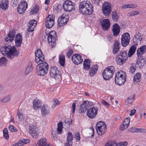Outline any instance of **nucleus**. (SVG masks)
Listing matches in <instances>:
<instances>
[{"instance_id":"obj_4","label":"nucleus","mask_w":146,"mask_h":146,"mask_svg":"<svg viewBox=\"0 0 146 146\" xmlns=\"http://www.w3.org/2000/svg\"><path fill=\"white\" fill-rule=\"evenodd\" d=\"M115 68L113 66L107 67L103 71L102 75L104 79L108 80L112 76L115 72Z\"/></svg>"},{"instance_id":"obj_3","label":"nucleus","mask_w":146,"mask_h":146,"mask_svg":"<svg viewBox=\"0 0 146 146\" xmlns=\"http://www.w3.org/2000/svg\"><path fill=\"white\" fill-rule=\"evenodd\" d=\"M93 10L92 5L89 1H82L79 4V12L83 15H90L93 13Z\"/></svg>"},{"instance_id":"obj_38","label":"nucleus","mask_w":146,"mask_h":146,"mask_svg":"<svg viewBox=\"0 0 146 146\" xmlns=\"http://www.w3.org/2000/svg\"><path fill=\"white\" fill-rule=\"evenodd\" d=\"M112 18L114 21L116 22L119 19V15L115 11H113L112 13Z\"/></svg>"},{"instance_id":"obj_12","label":"nucleus","mask_w":146,"mask_h":146,"mask_svg":"<svg viewBox=\"0 0 146 146\" xmlns=\"http://www.w3.org/2000/svg\"><path fill=\"white\" fill-rule=\"evenodd\" d=\"M98 111V109L96 107L90 108L87 111V116L90 119H94L96 117Z\"/></svg>"},{"instance_id":"obj_40","label":"nucleus","mask_w":146,"mask_h":146,"mask_svg":"<svg viewBox=\"0 0 146 146\" xmlns=\"http://www.w3.org/2000/svg\"><path fill=\"white\" fill-rule=\"evenodd\" d=\"M137 7V5L135 4H129L124 5L122 6L121 8L122 9L136 8Z\"/></svg>"},{"instance_id":"obj_46","label":"nucleus","mask_w":146,"mask_h":146,"mask_svg":"<svg viewBox=\"0 0 146 146\" xmlns=\"http://www.w3.org/2000/svg\"><path fill=\"white\" fill-rule=\"evenodd\" d=\"M139 14V13L137 11H133L129 12L127 14V16L129 17H133Z\"/></svg>"},{"instance_id":"obj_62","label":"nucleus","mask_w":146,"mask_h":146,"mask_svg":"<svg viewBox=\"0 0 146 146\" xmlns=\"http://www.w3.org/2000/svg\"><path fill=\"white\" fill-rule=\"evenodd\" d=\"M113 36L112 35H108L107 36L108 40L110 42L113 41Z\"/></svg>"},{"instance_id":"obj_61","label":"nucleus","mask_w":146,"mask_h":146,"mask_svg":"<svg viewBox=\"0 0 146 146\" xmlns=\"http://www.w3.org/2000/svg\"><path fill=\"white\" fill-rule=\"evenodd\" d=\"M101 102L103 105L107 107L110 106L109 104L104 100H102L101 101Z\"/></svg>"},{"instance_id":"obj_18","label":"nucleus","mask_w":146,"mask_h":146,"mask_svg":"<svg viewBox=\"0 0 146 146\" xmlns=\"http://www.w3.org/2000/svg\"><path fill=\"white\" fill-rule=\"evenodd\" d=\"M72 60L74 63L76 65L80 64L83 62L82 56L78 54H75L72 56Z\"/></svg>"},{"instance_id":"obj_24","label":"nucleus","mask_w":146,"mask_h":146,"mask_svg":"<svg viewBox=\"0 0 146 146\" xmlns=\"http://www.w3.org/2000/svg\"><path fill=\"white\" fill-rule=\"evenodd\" d=\"M15 42V45L17 47L21 46L22 42V37L21 34L18 33L16 35Z\"/></svg>"},{"instance_id":"obj_44","label":"nucleus","mask_w":146,"mask_h":146,"mask_svg":"<svg viewBox=\"0 0 146 146\" xmlns=\"http://www.w3.org/2000/svg\"><path fill=\"white\" fill-rule=\"evenodd\" d=\"M136 67L135 64L133 63H131L130 68V72L132 74L134 73L136 70Z\"/></svg>"},{"instance_id":"obj_34","label":"nucleus","mask_w":146,"mask_h":146,"mask_svg":"<svg viewBox=\"0 0 146 146\" xmlns=\"http://www.w3.org/2000/svg\"><path fill=\"white\" fill-rule=\"evenodd\" d=\"M37 143L38 146H47V140L45 138H42L38 141Z\"/></svg>"},{"instance_id":"obj_39","label":"nucleus","mask_w":146,"mask_h":146,"mask_svg":"<svg viewBox=\"0 0 146 146\" xmlns=\"http://www.w3.org/2000/svg\"><path fill=\"white\" fill-rule=\"evenodd\" d=\"M141 75L140 73H137L135 74L134 76L133 81L135 82H139L140 81V79L141 77Z\"/></svg>"},{"instance_id":"obj_33","label":"nucleus","mask_w":146,"mask_h":146,"mask_svg":"<svg viewBox=\"0 0 146 146\" xmlns=\"http://www.w3.org/2000/svg\"><path fill=\"white\" fill-rule=\"evenodd\" d=\"M136 45H133L130 48L128 53V56L129 57L131 56L135 53L136 49Z\"/></svg>"},{"instance_id":"obj_48","label":"nucleus","mask_w":146,"mask_h":146,"mask_svg":"<svg viewBox=\"0 0 146 146\" xmlns=\"http://www.w3.org/2000/svg\"><path fill=\"white\" fill-rule=\"evenodd\" d=\"M8 129L11 132H15L17 131V129L13 125L10 124L9 127Z\"/></svg>"},{"instance_id":"obj_54","label":"nucleus","mask_w":146,"mask_h":146,"mask_svg":"<svg viewBox=\"0 0 146 146\" xmlns=\"http://www.w3.org/2000/svg\"><path fill=\"white\" fill-rule=\"evenodd\" d=\"M141 129L137 128L135 127H133L132 128L130 129V131L131 132H140L141 133Z\"/></svg>"},{"instance_id":"obj_5","label":"nucleus","mask_w":146,"mask_h":146,"mask_svg":"<svg viewBox=\"0 0 146 146\" xmlns=\"http://www.w3.org/2000/svg\"><path fill=\"white\" fill-rule=\"evenodd\" d=\"M125 74V72L120 71L116 74L115 82L119 86L123 84L126 81Z\"/></svg>"},{"instance_id":"obj_45","label":"nucleus","mask_w":146,"mask_h":146,"mask_svg":"<svg viewBox=\"0 0 146 146\" xmlns=\"http://www.w3.org/2000/svg\"><path fill=\"white\" fill-rule=\"evenodd\" d=\"M3 132L4 138L6 139H8L9 138V135L7 129L6 128H4Z\"/></svg>"},{"instance_id":"obj_2","label":"nucleus","mask_w":146,"mask_h":146,"mask_svg":"<svg viewBox=\"0 0 146 146\" xmlns=\"http://www.w3.org/2000/svg\"><path fill=\"white\" fill-rule=\"evenodd\" d=\"M0 51L2 54L7 55L9 59H13L15 57L18 56L19 53V50H17L14 46H5L0 49Z\"/></svg>"},{"instance_id":"obj_53","label":"nucleus","mask_w":146,"mask_h":146,"mask_svg":"<svg viewBox=\"0 0 146 146\" xmlns=\"http://www.w3.org/2000/svg\"><path fill=\"white\" fill-rule=\"evenodd\" d=\"M129 125V124L123 123V124L120 126V129L121 131L124 130L127 128Z\"/></svg>"},{"instance_id":"obj_14","label":"nucleus","mask_w":146,"mask_h":146,"mask_svg":"<svg viewBox=\"0 0 146 146\" xmlns=\"http://www.w3.org/2000/svg\"><path fill=\"white\" fill-rule=\"evenodd\" d=\"M55 18L53 15H48L46 18L45 24L47 28L49 29L52 27L54 24Z\"/></svg>"},{"instance_id":"obj_16","label":"nucleus","mask_w":146,"mask_h":146,"mask_svg":"<svg viewBox=\"0 0 146 146\" xmlns=\"http://www.w3.org/2000/svg\"><path fill=\"white\" fill-rule=\"evenodd\" d=\"M143 38L141 33L139 32H136L133 38V43L136 45L140 44L143 40Z\"/></svg>"},{"instance_id":"obj_36","label":"nucleus","mask_w":146,"mask_h":146,"mask_svg":"<svg viewBox=\"0 0 146 146\" xmlns=\"http://www.w3.org/2000/svg\"><path fill=\"white\" fill-rule=\"evenodd\" d=\"M135 95H134L128 97L125 101L126 105H128L131 104L135 99Z\"/></svg>"},{"instance_id":"obj_60","label":"nucleus","mask_w":146,"mask_h":146,"mask_svg":"<svg viewBox=\"0 0 146 146\" xmlns=\"http://www.w3.org/2000/svg\"><path fill=\"white\" fill-rule=\"evenodd\" d=\"M127 145V143L126 141L119 142L118 144H117V146H126Z\"/></svg>"},{"instance_id":"obj_25","label":"nucleus","mask_w":146,"mask_h":146,"mask_svg":"<svg viewBox=\"0 0 146 146\" xmlns=\"http://www.w3.org/2000/svg\"><path fill=\"white\" fill-rule=\"evenodd\" d=\"M120 27L117 23L114 24L113 27L112 29L113 35L116 36L119 35L120 31Z\"/></svg>"},{"instance_id":"obj_32","label":"nucleus","mask_w":146,"mask_h":146,"mask_svg":"<svg viewBox=\"0 0 146 146\" xmlns=\"http://www.w3.org/2000/svg\"><path fill=\"white\" fill-rule=\"evenodd\" d=\"M33 104V108L35 110L40 108L41 106L40 102L37 99H35L34 100Z\"/></svg>"},{"instance_id":"obj_64","label":"nucleus","mask_w":146,"mask_h":146,"mask_svg":"<svg viewBox=\"0 0 146 146\" xmlns=\"http://www.w3.org/2000/svg\"><path fill=\"white\" fill-rule=\"evenodd\" d=\"M91 1L93 4L98 5L100 3V0H91Z\"/></svg>"},{"instance_id":"obj_28","label":"nucleus","mask_w":146,"mask_h":146,"mask_svg":"<svg viewBox=\"0 0 146 146\" xmlns=\"http://www.w3.org/2000/svg\"><path fill=\"white\" fill-rule=\"evenodd\" d=\"M50 108L47 105H43L41 108V113L43 115H46L49 113Z\"/></svg>"},{"instance_id":"obj_41","label":"nucleus","mask_w":146,"mask_h":146,"mask_svg":"<svg viewBox=\"0 0 146 146\" xmlns=\"http://www.w3.org/2000/svg\"><path fill=\"white\" fill-rule=\"evenodd\" d=\"M32 65V64L31 63H29V64L25 71V72L26 74H29L33 70Z\"/></svg>"},{"instance_id":"obj_35","label":"nucleus","mask_w":146,"mask_h":146,"mask_svg":"<svg viewBox=\"0 0 146 146\" xmlns=\"http://www.w3.org/2000/svg\"><path fill=\"white\" fill-rule=\"evenodd\" d=\"M84 68L86 70H88L90 67V61L89 59H86L84 62Z\"/></svg>"},{"instance_id":"obj_22","label":"nucleus","mask_w":146,"mask_h":146,"mask_svg":"<svg viewBox=\"0 0 146 146\" xmlns=\"http://www.w3.org/2000/svg\"><path fill=\"white\" fill-rule=\"evenodd\" d=\"M29 129V133L33 137H35L38 136V133L37 131L38 129L36 126L31 125H30Z\"/></svg>"},{"instance_id":"obj_51","label":"nucleus","mask_w":146,"mask_h":146,"mask_svg":"<svg viewBox=\"0 0 146 146\" xmlns=\"http://www.w3.org/2000/svg\"><path fill=\"white\" fill-rule=\"evenodd\" d=\"M129 125V124L123 123V124L120 126V129L121 131L124 130L127 128Z\"/></svg>"},{"instance_id":"obj_26","label":"nucleus","mask_w":146,"mask_h":146,"mask_svg":"<svg viewBox=\"0 0 146 146\" xmlns=\"http://www.w3.org/2000/svg\"><path fill=\"white\" fill-rule=\"evenodd\" d=\"M145 60L142 56H138L136 64L138 67L140 68L145 64Z\"/></svg>"},{"instance_id":"obj_31","label":"nucleus","mask_w":146,"mask_h":146,"mask_svg":"<svg viewBox=\"0 0 146 146\" xmlns=\"http://www.w3.org/2000/svg\"><path fill=\"white\" fill-rule=\"evenodd\" d=\"M8 0H2L0 3V7L4 10H5L8 7Z\"/></svg>"},{"instance_id":"obj_1","label":"nucleus","mask_w":146,"mask_h":146,"mask_svg":"<svg viewBox=\"0 0 146 146\" xmlns=\"http://www.w3.org/2000/svg\"><path fill=\"white\" fill-rule=\"evenodd\" d=\"M35 54V62L38 64L36 67V73L38 75L44 76L48 71V64L44 61V56L40 49H37Z\"/></svg>"},{"instance_id":"obj_58","label":"nucleus","mask_w":146,"mask_h":146,"mask_svg":"<svg viewBox=\"0 0 146 146\" xmlns=\"http://www.w3.org/2000/svg\"><path fill=\"white\" fill-rule=\"evenodd\" d=\"M85 107L81 104L80 108L79 110V112L80 113H82L85 112L87 109L86 108H85Z\"/></svg>"},{"instance_id":"obj_37","label":"nucleus","mask_w":146,"mask_h":146,"mask_svg":"<svg viewBox=\"0 0 146 146\" xmlns=\"http://www.w3.org/2000/svg\"><path fill=\"white\" fill-rule=\"evenodd\" d=\"M59 62L61 66H64L65 64V56L62 54H60L59 56Z\"/></svg>"},{"instance_id":"obj_13","label":"nucleus","mask_w":146,"mask_h":146,"mask_svg":"<svg viewBox=\"0 0 146 146\" xmlns=\"http://www.w3.org/2000/svg\"><path fill=\"white\" fill-rule=\"evenodd\" d=\"M130 38V35L128 33H124L121 36V40L122 46H126L129 43Z\"/></svg>"},{"instance_id":"obj_42","label":"nucleus","mask_w":146,"mask_h":146,"mask_svg":"<svg viewBox=\"0 0 146 146\" xmlns=\"http://www.w3.org/2000/svg\"><path fill=\"white\" fill-rule=\"evenodd\" d=\"M39 7L38 5L34 6L31 10L30 13L31 15H33L36 14L38 11Z\"/></svg>"},{"instance_id":"obj_49","label":"nucleus","mask_w":146,"mask_h":146,"mask_svg":"<svg viewBox=\"0 0 146 146\" xmlns=\"http://www.w3.org/2000/svg\"><path fill=\"white\" fill-rule=\"evenodd\" d=\"M73 135L71 132H69L67 136V141H72Z\"/></svg>"},{"instance_id":"obj_19","label":"nucleus","mask_w":146,"mask_h":146,"mask_svg":"<svg viewBox=\"0 0 146 146\" xmlns=\"http://www.w3.org/2000/svg\"><path fill=\"white\" fill-rule=\"evenodd\" d=\"M15 31L14 29L10 30L5 38V40L7 42H11L13 41L15 35Z\"/></svg>"},{"instance_id":"obj_15","label":"nucleus","mask_w":146,"mask_h":146,"mask_svg":"<svg viewBox=\"0 0 146 146\" xmlns=\"http://www.w3.org/2000/svg\"><path fill=\"white\" fill-rule=\"evenodd\" d=\"M68 21V15L63 14L58 18V25L59 27H61L65 25Z\"/></svg>"},{"instance_id":"obj_23","label":"nucleus","mask_w":146,"mask_h":146,"mask_svg":"<svg viewBox=\"0 0 146 146\" xmlns=\"http://www.w3.org/2000/svg\"><path fill=\"white\" fill-rule=\"evenodd\" d=\"M37 22L36 21L33 19L31 20L28 25V31L29 32H32L34 30V29L36 26Z\"/></svg>"},{"instance_id":"obj_20","label":"nucleus","mask_w":146,"mask_h":146,"mask_svg":"<svg viewBox=\"0 0 146 146\" xmlns=\"http://www.w3.org/2000/svg\"><path fill=\"white\" fill-rule=\"evenodd\" d=\"M17 117L16 119L17 123L24 122L26 120V117H25L22 112L20 110H18L17 113Z\"/></svg>"},{"instance_id":"obj_17","label":"nucleus","mask_w":146,"mask_h":146,"mask_svg":"<svg viewBox=\"0 0 146 146\" xmlns=\"http://www.w3.org/2000/svg\"><path fill=\"white\" fill-rule=\"evenodd\" d=\"M27 8V4L25 1H21L20 4L18 5L17 8V12L19 14L24 13Z\"/></svg>"},{"instance_id":"obj_59","label":"nucleus","mask_w":146,"mask_h":146,"mask_svg":"<svg viewBox=\"0 0 146 146\" xmlns=\"http://www.w3.org/2000/svg\"><path fill=\"white\" fill-rule=\"evenodd\" d=\"M75 135L76 136V140L77 141H79L80 140V133L78 132L75 133Z\"/></svg>"},{"instance_id":"obj_57","label":"nucleus","mask_w":146,"mask_h":146,"mask_svg":"<svg viewBox=\"0 0 146 146\" xmlns=\"http://www.w3.org/2000/svg\"><path fill=\"white\" fill-rule=\"evenodd\" d=\"M10 97L9 96H8L3 98L1 100V101L3 102L6 103L10 101Z\"/></svg>"},{"instance_id":"obj_21","label":"nucleus","mask_w":146,"mask_h":146,"mask_svg":"<svg viewBox=\"0 0 146 146\" xmlns=\"http://www.w3.org/2000/svg\"><path fill=\"white\" fill-rule=\"evenodd\" d=\"M110 23L109 19H104L102 21L101 26L103 30L107 31L110 28Z\"/></svg>"},{"instance_id":"obj_50","label":"nucleus","mask_w":146,"mask_h":146,"mask_svg":"<svg viewBox=\"0 0 146 146\" xmlns=\"http://www.w3.org/2000/svg\"><path fill=\"white\" fill-rule=\"evenodd\" d=\"M129 125V124L123 123V124L120 126V129L121 131L124 130L127 128Z\"/></svg>"},{"instance_id":"obj_47","label":"nucleus","mask_w":146,"mask_h":146,"mask_svg":"<svg viewBox=\"0 0 146 146\" xmlns=\"http://www.w3.org/2000/svg\"><path fill=\"white\" fill-rule=\"evenodd\" d=\"M73 50L72 49L70 48L68 49L66 53V56L68 58H70L73 54Z\"/></svg>"},{"instance_id":"obj_43","label":"nucleus","mask_w":146,"mask_h":146,"mask_svg":"<svg viewBox=\"0 0 146 146\" xmlns=\"http://www.w3.org/2000/svg\"><path fill=\"white\" fill-rule=\"evenodd\" d=\"M7 59L4 57H2L0 58V66H5L6 64Z\"/></svg>"},{"instance_id":"obj_52","label":"nucleus","mask_w":146,"mask_h":146,"mask_svg":"<svg viewBox=\"0 0 146 146\" xmlns=\"http://www.w3.org/2000/svg\"><path fill=\"white\" fill-rule=\"evenodd\" d=\"M129 125V124L123 123V124L120 126V129L121 131L124 130L127 128Z\"/></svg>"},{"instance_id":"obj_55","label":"nucleus","mask_w":146,"mask_h":146,"mask_svg":"<svg viewBox=\"0 0 146 146\" xmlns=\"http://www.w3.org/2000/svg\"><path fill=\"white\" fill-rule=\"evenodd\" d=\"M105 146H117V144L115 141H113L107 143Z\"/></svg>"},{"instance_id":"obj_8","label":"nucleus","mask_w":146,"mask_h":146,"mask_svg":"<svg viewBox=\"0 0 146 146\" xmlns=\"http://www.w3.org/2000/svg\"><path fill=\"white\" fill-rule=\"evenodd\" d=\"M96 128L97 133L101 135L104 134L107 130L106 125L102 121H100L97 123Z\"/></svg>"},{"instance_id":"obj_9","label":"nucleus","mask_w":146,"mask_h":146,"mask_svg":"<svg viewBox=\"0 0 146 146\" xmlns=\"http://www.w3.org/2000/svg\"><path fill=\"white\" fill-rule=\"evenodd\" d=\"M63 7L64 11L70 12L75 10V4L74 3L70 1H66L64 3Z\"/></svg>"},{"instance_id":"obj_6","label":"nucleus","mask_w":146,"mask_h":146,"mask_svg":"<svg viewBox=\"0 0 146 146\" xmlns=\"http://www.w3.org/2000/svg\"><path fill=\"white\" fill-rule=\"evenodd\" d=\"M117 56L116 62L117 64L119 65H121L124 63L128 58L126 52L124 50L121 51Z\"/></svg>"},{"instance_id":"obj_56","label":"nucleus","mask_w":146,"mask_h":146,"mask_svg":"<svg viewBox=\"0 0 146 146\" xmlns=\"http://www.w3.org/2000/svg\"><path fill=\"white\" fill-rule=\"evenodd\" d=\"M53 102L52 106L53 108H54L56 106L59 105L60 103V102L58 101V100L57 99H54L53 100Z\"/></svg>"},{"instance_id":"obj_30","label":"nucleus","mask_w":146,"mask_h":146,"mask_svg":"<svg viewBox=\"0 0 146 146\" xmlns=\"http://www.w3.org/2000/svg\"><path fill=\"white\" fill-rule=\"evenodd\" d=\"M98 66L97 64L93 65L91 67L90 70L89 74L91 76H93L96 73L98 69Z\"/></svg>"},{"instance_id":"obj_7","label":"nucleus","mask_w":146,"mask_h":146,"mask_svg":"<svg viewBox=\"0 0 146 146\" xmlns=\"http://www.w3.org/2000/svg\"><path fill=\"white\" fill-rule=\"evenodd\" d=\"M111 4L108 2L106 1L103 3L102 6V11L105 16L110 15L112 11Z\"/></svg>"},{"instance_id":"obj_11","label":"nucleus","mask_w":146,"mask_h":146,"mask_svg":"<svg viewBox=\"0 0 146 146\" xmlns=\"http://www.w3.org/2000/svg\"><path fill=\"white\" fill-rule=\"evenodd\" d=\"M56 40V32L54 31H50L48 35V40L49 44L52 47H53L55 46Z\"/></svg>"},{"instance_id":"obj_29","label":"nucleus","mask_w":146,"mask_h":146,"mask_svg":"<svg viewBox=\"0 0 146 146\" xmlns=\"http://www.w3.org/2000/svg\"><path fill=\"white\" fill-rule=\"evenodd\" d=\"M120 44L118 41H115L113 44V53L116 54L119 50L120 48Z\"/></svg>"},{"instance_id":"obj_27","label":"nucleus","mask_w":146,"mask_h":146,"mask_svg":"<svg viewBox=\"0 0 146 146\" xmlns=\"http://www.w3.org/2000/svg\"><path fill=\"white\" fill-rule=\"evenodd\" d=\"M146 52V45L142 46L137 50V56H142L141 55Z\"/></svg>"},{"instance_id":"obj_63","label":"nucleus","mask_w":146,"mask_h":146,"mask_svg":"<svg viewBox=\"0 0 146 146\" xmlns=\"http://www.w3.org/2000/svg\"><path fill=\"white\" fill-rule=\"evenodd\" d=\"M76 103L75 102H73L72 104V111L73 113H74L76 109Z\"/></svg>"},{"instance_id":"obj_10","label":"nucleus","mask_w":146,"mask_h":146,"mask_svg":"<svg viewBox=\"0 0 146 146\" xmlns=\"http://www.w3.org/2000/svg\"><path fill=\"white\" fill-rule=\"evenodd\" d=\"M60 73L58 68L55 66L52 67L50 69V76L56 80L61 78V76Z\"/></svg>"}]
</instances>
